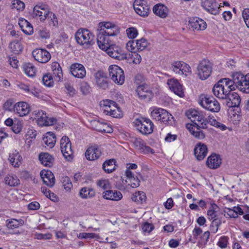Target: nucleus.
I'll return each mask as SVG.
<instances>
[{
  "label": "nucleus",
  "instance_id": "obj_1",
  "mask_svg": "<svg viewBox=\"0 0 249 249\" xmlns=\"http://www.w3.org/2000/svg\"><path fill=\"white\" fill-rule=\"evenodd\" d=\"M100 29H98L97 42L100 49L107 48L108 41L107 36L117 35L119 32V28L115 24L109 22H102L99 23Z\"/></svg>",
  "mask_w": 249,
  "mask_h": 249
},
{
  "label": "nucleus",
  "instance_id": "obj_2",
  "mask_svg": "<svg viewBox=\"0 0 249 249\" xmlns=\"http://www.w3.org/2000/svg\"><path fill=\"white\" fill-rule=\"evenodd\" d=\"M243 74L240 72L233 73L231 75V79L223 78L218 81L224 89V90L227 96L231 93V91L236 89L243 92Z\"/></svg>",
  "mask_w": 249,
  "mask_h": 249
},
{
  "label": "nucleus",
  "instance_id": "obj_3",
  "mask_svg": "<svg viewBox=\"0 0 249 249\" xmlns=\"http://www.w3.org/2000/svg\"><path fill=\"white\" fill-rule=\"evenodd\" d=\"M75 37L78 44L86 48L94 43V35L87 29H79L75 33Z\"/></svg>",
  "mask_w": 249,
  "mask_h": 249
},
{
  "label": "nucleus",
  "instance_id": "obj_4",
  "mask_svg": "<svg viewBox=\"0 0 249 249\" xmlns=\"http://www.w3.org/2000/svg\"><path fill=\"white\" fill-rule=\"evenodd\" d=\"M199 103L202 107L212 112H217L220 109L219 103L213 96L201 95Z\"/></svg>",
  "mask_w": 249,
  "mask_h": 249
},
{
  "label": "nucleus",
  "instance_id": "obj_5",
  "mask_svg": "<svg viewBox=\"0 0 249 249\" xmlns=\"http://www.w3.org/2000/svg\"><path fill=\"white\" fill-rule=\"evenodd\" d=\"M187 116L196 125L200 128L205 129L207 127V122L202 112L196 110H190L186 113Z\"/></svg>",
  "mask_w": 249,
  "mask_h": 249
},
{
  "label": "nucleus",
  "instance_id": "obj_6",
  "mask_svg": "<svg viewBox=\"0 0 249 249\" xmlns=\"http://www.w3.org/2000/svg\"><path fill=\"white\" fill-rule=\"evenodd\" d=\"M109 76L116 84L122 85L124 82V75L123 70L117 65H111L108 69Z\"/></svg>",
  "mask_w": 249,
  "mask_h": 249
},
{
  "label": "nucleus",
  "instance_id": "obj_7",
  "mask_svg": "<svg viewBox=\"0 0 249 249\" xmlns=\"http://www.w3.org/2000/svg\"><path fill=\"white\" fill-rule=\"evenodd\" d=\"M135 124L137 127V129L142 134H151L153 131L154 124L148 119L145 118L137 119L135 121Z\"/></svg>",
  "mask_w": 249,
  "mask_h": 249
},
{
  "label": "nucleus",
  "instance_id": "obj_8",
  "mask_svg": "<svg viewBox=\"0 0 249 249\" xmlns=\"http://www.w3.org/2000/svg\"><path fill=\"white\" fill-rule=\"evenodd\" d=\"M212 65L211 62L206 59L200 61L197 66V74L201 80H205L208 78L212 72Z\"/></svg>",
  "mask_w": 249,
  "mask_h": 249
},
{
  "label": "nucleus",
  "instance_id": "obj_9",
  "mask_svg": "<svg viewBox=\"0 0 249 249\" xmlns=\"http://www.w3.org/2000/svg\"><path fill=\"white\" fill-rule=\"evenodd\" d=\"M35 119L36 120L37 124L39 126H49L55 124L57 122L54 118H49L46 113L42 110H36L34 112Z\"/></svg>",
  "mask_w": 249,
  "mask_h": 249
},
{
  "label": "nucleus",
  "instance_id": "obj_10",
  "mask_svg": "<svg viewBox=\"0 0 249 249\" xmlns=\"http://www.w3.org/2000/svg\"><path fill=\"white\" fill-rule=\"evenodd\" d=\"M60 148L64 157L68 161L73 158V151L71 143L68 137L63 136L60 140Z\"/></svg>",
  "mask_w": 249,
  "mask_h": 249
},
{
  "label": "nucleus",
  "instance_id": "obj_11",
  "mask_svg": "<svg viewBox=\"0 0 249 249\" xmlns=\"http://www.w3.org/2000/svg\"><path fill=\"white\" fill-rule=\"evenodd\" d=\"M171 69L178 75L187 76L191 72L189 65L182 61L174 62L171 64Z\"/></svg>",
  "mask_w": 249,
  "mask_h": 249
},
{
  "label": "nucleus",
  "instance_id": "obj_12",
  "mask_svg": "<svg viewBox=\"0 0 249 249\" xmlns=\"http://www.w3.org/2000/svg\"><path fill=\"white\" fill-rule=\"evenodd\" d=\"M50 12L47 5L41 4L34 7L32 15L34 18L38 17L40 21L43 22L47 18V15Z\"/></svg>",
  "mask_w": 249,
  "mask_h": 249
},
{
  "label": "nucleus",
  "instance_id": "obj_13",
  "mask_svg": "<svg viewBox=\"0 0 249 249\" xmlns=\"http://www.w3.org/2000/svg\"><path fill=\"white\" fill-rule=\"evenodd\" d=\"M201 5L210 13L214 15L218 13L221 7L215 0H201Z\"/></svg>",
  "mask_w": 249,
  "mask_h": 249
},
{
  "label": "nucleus",
  "instance_id": "obj_14",
  "mask_svg": "<svg viewBox=\"0 0 249 249\" xmlns=\"http://www.w3.org/2000/svg\"><path fill=\"white\" fill-rule=\"evenodd\" d=\"M135 12L142 17L147 16L149 12V7L146 2L142 0H135L133 4Z\"/></svg>",
  "mask_w": 249,
  "mask_h": 249
},
{
  "label": "nucleus",
  "instance_id": "obj_15",
  "mask_svg": "<svg viewBox=\"0 0 249 249\" xmlns=\"http://www.w3.org/2000/svg\"><path fill=\"white\" fill-rule=\"evenodd\" d=\"M32 54L36 61L42 63L47 62L51 57L49 52L42 49H37L34 50Z\"/></svg>",
  "mask_w": 249,
  "mask_h": 249
},
{
  "label": "nucleus",
  "instance_id": "obj_16",
  "mask_svg": "<svg viewBox=\"0 0 249 249\" xmlns=\"http://www.w3.org/2000/svg\"><path fill=\"white\" fill-rule=\"evenodd\" d=\"M95 82L101 89H106L108 87L107 74L102 71H98L94 73Z\"/></svg>",
  "mask_w": 249,
  "mask_h": 249
},
{
  "label": "nucleus",
  "instance_id": "obj_17",
  "mask_svg": "<svg viewBox=\"0 0 249 249\" xmlns=\"http://www.w3.org/2000/svg\"><path fill=\"white\" fill-rule=\"evenodd\" d=\"M71 74L75 77L82 79L86 75V71L84 66L79 63L72 64L70 67Z\"/></svg>",
  "mask_w": 249,
  "mask_h": 249
},
{
  "label": "nucleus",
  "instance_id": "obj_18",
  "mask_svg": "<svg viewBox=\"0 0 249 249\" xmlns=\"http://www.w3.org/2000/svg\"><path fill=\"white\" fill-rule=\"evenodd\" d=\"M167 84L169 89L173 91L176 95L180 97H183L184 96L183 91L182 87L178 82L175 79H169L167 81Z\"/></svg>",
  "mask_w": 249,
  "mask_h": 249
},
{
  "label": "nucleus",
  "instance_id": "obj_19",
  "mask_svg": "<svg viewBox=\"0 0 249 249\" xmlns=\"http://www.w3.org/2000/svg\"><path fill=\"white\" fill-rule=\"evenodd\" d=\"M189 25L193 30L196 31L204 30L207 27L206 22L197 17L191 18L189 21Z\"/></svg>",
  "mask_w": 249,
  "mask_h": 249
},
{
  "label": "nucleus",
  "instance_id": "obj_20",
  "mask_svg": "<svg viewBox=\"0 0 249 249\" xmlns=\"http://www.w3.org/2000/svg\"><path fill=\"white\" fill-rule=\"evenodd\" d=\"M208 148L204 143H198L194 148V155L198 160H201L206 156Z\"/></svg>",
  "mask_w": 249,
  "mask_h": 249
},
{
  "label": "nucleus",
  "instance_id": "obj_21",
  "mask_svg": "<svg viewBox=\"0 0 249 249\" xmlns=\"http://www.w3.org/2000/svg\"><path fill=\"white\" fill-rule=\"evenodd\" d=\"M30 111V107L26 102H20L14 106V111L20 116H25Z\"/></svg>",
  "mask_w": 249,
  "mask_h": 249
},
{
  "label": "nucleus",
  "instance_id": "obj_22",
  "mask_svg": "<svg viewBox=\"0 0 249 249\" xmlns=\"http://www.w3.org/2000/svg\"><path fill=\"white\" fill-rule=\"evenodd\" d=\"M40 176L43 183L50 187H52L55 183V178L53 173L49 170L42 171Z\"/></svg>",
  "mask_w": 249,
  "mask_h": 249
},
{
  "label": "nucleus",
  "instance_id": "obj_23",
  "mask_svg": "<svg viewBox=\"0 0 249 249\" xmlns=\"http://www.w3.org/2000/svg\"><path fill=\"white\" fill-rule=\"evenodd\" d=\"M136 92L140 99L142 100L149 101L153 97L152 91L142 85L137 87Z\"/></svg>",
  "mask_w": 249,
  "mask_h": 249
},
{
  "label": "nucleus",
  "instance_id": "obj_24",
  "mask_svg": "<svg viewBox=\"0 0 249 249\" xmlns=\"http://www.w3.org/2000/svg\"><path fill=\"white\" fill-rule=\"evenodd\" d=\"M221 161L219 155L213 154L208 158L206 164L211 169H217L221 164Z\"/></svg>",
  "mask_w": 249,
  "mask_h": 249
},
{
  "label": "nucleus",
  "instance_id": "obj_25",
  "mask_svg": "<svg viewBox=\"0 0 249 249\" xmlns=\"http://www.w3.org/2000/svg\"><path fill=\"white\" fill-rule=\"evenodd\" d=\"M91 124L95 129L99 132L107 133L112 132V128L107 123L94 120L91 122Z\"/></svg>",
  "mask_w": 249,
  "mask_h": 249
},
{
  "label": "nucleus",
  "instance_id": "obj_26",
  "mask_svg": "<svg viewBox=\"0 0 249 249\" xmlns=\"http://www.w3.org/2000/svg\"><path fill=\"white\" fill-rule=\"evenodd\" d=\"M225 99L228 100L227 105L230 107H238L241 102L240 96L236 92L230 93L226 96Z\"/></svg>",
  "mask_w": 249,
  "mask_h": 249
},
{
  "label": "nucleus",
  "instance_id": "obj_27",
  "mask_svg": "<svg viewBox=\"0 0 249 249\" xmlns=\"http://www.w3.org/2000/svg\"><path fill=\"white\" fill-rule=\"evenodd\" d=\"M133 144L135 148L139 150L141 153L147 154L153 152V150L150 147L145 145L143 141L141 139H135Z\"/></svg>",
  "mask_w": 249,
  "mask_h": 249
},
{
  "label": "nucleus",
  "instance_id": "obj_28",
  "mask_svg": "<svg viewBox=\"0 0 249 249\" xmlns=\"http://www.w3.org/2000/svg\"><path fill=\"white\" fill-rule=\"evenodd\" d=\"M8 160L14 167H19L21 164L22 158L18 151L15 150L9 154Z\"/></svg>",
  "mask_w": 249,
  "mask_h": 249
},
{
  "label": "nucleus",
  "instance_id": "obj_29",
  "mask_svg": "<svg viewBox=\"0 0 249 249\" xmlns=\"http://www.w3.org/2000/svg\"><path fill=\"white\" fill-rule=\"evenodd\" d=\"M103 197L106 199L119 201L123 197L122 193L117 191L108 190L104 192Z\"/></svg>",
  "mask_w": 249,
  "mask_h": 249
},
{
  "label": "nucleus",
  "instance_id": "obj_30",
  "mask_svg": "<svg viewBox=\"0 0 249 249\" xmlns=\"http://www.w3.org/2000/svg\"><path fill=\"white\" fill-rule=\"evenodd\" d=\"M100 150L95 147H89L85 152V156L87 160H93L98 159L101 156Z\"/></svg>",
  "mask_w": 249,
  "mask_h": 249
},
{
  "label": "nucleus",
  "instance_id": "obj_31",
  "mask_svg": "<svg viewBox=\"0 0 249 249\" xmlns=\"http://www.w3.org/2000/svg\"><path fill=\"white\" fill-rule=\"evenodd\" d=\"M154 13L161 18H165L167 16L168 9L163 4L159 3L155 5L153 8Z\"/></svg>",
  "mask_w": 249,
  "mask_h": 249
},
{
  "label": "nucleus",
  "instance_id": "obj_32",
  "mask_svg": "<svg viewBox=\"0 0 249 249\" xmlns=\"http://www.w3.org/2000/svg\"><path fill=\"white\" fill-rule=\"evenodd\" d=\"M41 163L46 166L51 167L54 161V158L48 153H41L38 156Z\"/></svg>",
  "mask_w": 249,
  "mask_h": 249
},
{
  "label": "nucleus",
  "instance_id": "obj_33",
  "mask_svg": "<svg viewBox=\"0 0 249 249\" xmlns=\"http://www.w3.org/2000/svg\"><path fill=\"white\" fill-rule=\"evenodd\" d=\"M110 50H111V49H107V53L110 57L119 60H122L126 58V54L123 53L120 48H116L114 52Z\"/></svg>",
  "mask_w": 249,
  "mask_h": 249
},
{
  "label": "nucleus",
  "instance_id": "obj_34",
  "mask_svg": "<svg viewBox=\"0 0 249 249\" xmlns=\"http://www.w3.org/2000/svg\"><path fill=\"white\" fill-rule=\"evenodd\" d=\"M43 142L50 148H53L56 142V137L52 132H48L43 138Z\"/></svg>",
  "mask_w": 249,
  "mask_h": 249
},
{
  "label": "nucleus",
  "instance_id": "obj_35",
  "mask_svg": "<svg viewBox=\"0 0 249 249\" xmlns=\"http://www.w3.org/2000/svg\"><path fill=\"white\" fill-rule=\"evenodd\" d=\"M116 161L114 159L105 161L102 165L103 169L107 173L109 174L114 171L116 168Z\"/></svg>",
  "mask_w": 249,
  "mask_h": 249
},
{
  "label": "nucleus",
  "instance_id": "obj_36",
  "mask_svg": "<svg viewBox=\"0 0 249 249\" xmlns=\"http://www.w3.org/2000/svg\"><path fill=\"white\" fill-rule=\"evenodd\" d=\"M18 24L22 31L26 35H31L33 33V28L31 24L26 19H19Z\"/></svg>",
  "mask_w": 249,
  "mask_h": 249
},
{
  "label": "nucleus",
  "instance_id": "obj_37",
  "mask_svg": "<svg viewBox=\"0 0 249 249\" xmlns=\"http://www.w3.org/2000/svg\"><path fill=\"white\" fill-rule=\"evenodd\" d=\"M224 89L220 85L218 82L214 85L213 88V92L214 95L218 98L224 99L226 98V94L225 93Z\"/></svg>",
  "mask_w": 249,
  "mask_h": 249
},
{
  "label": "nucleus",
  "instance_id": "obj_38",
  "mask_svg": "<svg viewBox=\"0 0 249 249\" xmlns=\"http://www.w3.org/2000/svg\"><path fill=\"white\" fill-rule=\"evenodd\" d=\"M25 73L29 77H34L36 73V68L30 63H25L23 66Z\"/></svg>",
  "mask_w": 249,
  "mask_h": 249
},
{
  "label": "nucleus",
  "instance_id": "obj_39",
  "mask_svg": "<svg viewBox=\"0 0 249 249\" xmlns=\"http://www.w3.org/2000/svg\"><path fill=\"white\" fill-rule=\"evenodd\" d=\"M9 49L15 54H18L21 53L23 47L21 43L17 40L11 42L9 44Z\"/></svg>",
  "mask_w": 249,
  "mask_h": 249
},
{
  "label": "nucleus",
  "instance_id": "obj_40",
  "mask_svg": "<svg viewBox=\"0 0 249 249\" xmlns=\"http://www.w3.org/2000/svg\"><path fill=\"white\" fill-rule=\"evenodd\" d=\"M131 199L134 202L138 203H142L146 201V196L143 192L139 191L132 195Z\"/></svg>",
  "mask_w": 249,
  "mask_h": 249
},
{
  "label": "nucleus",
  "instance_id": "obj_41",
  "mask_svg": "<svg viewBox=\"0 0 249 249\" xmlns=\"http://www.w3.org/2000/svg\"><path fill=\"white\" fill-rule=\"evenodd\" d=\"M94 191L90 188L84 187L82 188L80 191V196L83 198L92 197L94 196Z\"/></svg>",
  "mask_w": 249,
  "mask_h": 249
},
{
  "label": "nucleus",
  "instance_id": "obj_42",
  "mask_svg": "<svg viewBox=\"0 0 249 249\" xmlns=\"http://www.w3.org/2000/svg\"><path fill=\"white\" fill-rule=\"evenodd\" d=\"M159 110L160 111V115L162 116L160 122L165 124H171L172 120L174 119L172 115L164 109L161 108Z\"/></svg>",
  "mask_w": 249,
  "mask_h": 249
},
{
  "label": "nucleus",
  "instance_id": "obj_43",
  "mask_svg": "<svg viewBox=\"0 0 249 249\" xmlns=\"http://www.w3.org/2000/svg\"><path fill=\"white\" fill-rule=\"evenodd\" d=\"M4 180L5 183L11 186H15L19 184V180L15 175L7 176Z\"/></svg>",
  "mask_w": 249,
  "mask_h": 249
},
{
  "label": "nucleus",
  "instance_id": "obj_44",
  "mask_svg": "<svg viewBox=\"0 0 249 249\" xmlns=\"http://www.w3.org/2000/svg\"><path fill=\"white\" fill-rule=\"evenodd\" d=\"M110 100H106L100 102L101 107L103 108L104 113L106 115H110L112 110L110 109Z\"/></svg>",
  "mask_w": 249,
  "mask_h": 249
},
{
  "label": "nucleus",
  "instance_id": "obj_45",
  "mask_svg": "<svg viewBox=\"0 0 249 249\" xmlns=\"http://www.w3.org/2000/svg\"><path fill=\"white\" fill-rule=\"evenodd\" d=\"M136 49L139 51L144 50L148 46V42L144 38H141L135 40Z\"/></svg>",
  "mask_w": 249,
  "mask_h": 249
},
{
  "label": "nucleus",
  "instance_id": "obj_46",
  "mask_svg": "<svg viewBox=\"0 0 249 249\" xmlns=\"http://www.w3.org/2000/svg\"><path fill=\"white\" fill-rule=\"evenodd\" d=\"M16 219H11L6 221V226L8 229H14L18 228L20 224H21V221Z\"/></svg>",
  "mask_w": 249,
  "mask_h": 249
},
{
  "label": "nucleus",
  "instance_id": "obj_47",
  "mask_svg": "<svg viewBox=\"0 0 249 249\" xmlns=\"http://www.w3.org/2000/svg\"><path fill=\"white\" fill-rule=\"evenodd\" d=\"M61 182L64 189L67 191H69L72 187V183L70 178L67 176L63 177L61 178Z\"/></svg>",
  "mask_w": 249,
  "mask_h": 249
},
{
  "label": "nucleus",
  "instance_id": "obj_48",
  "mask_svg": "<svg viewBox=\"0 0 249 249\" xmlns=\"http://www.w3.org/2000/svg\"><path fill=\"white\" fill-rule=\"evenodd\" d=\"M218 208V206L214 203L211 205V209L207 211V215L209 219H217L216 210Z\"/></svg>",
  "mask_w": 249,
  "mask_h": 249
},
{
  "label": "nucleus",
  "instance_id": "obj_49",
  "mask_svg": "<svg viewBox=\"0 0 249 249\" xmlns=\"http://www.w3.org/2000/svg\"><path fill=\"white\" fill-rule=\"evenodd\" d=\"M221 224V220L220 219H214L210 225V230L213 233H216Z\"/></svg>",
  "mask_w": 249,
  "mask_h": 249
},
{
  "label": "nucleus",
  "instance_id": "obj_50",
  "mask_svg": "<svg viewBox=\"0 0 249 249\" xmlns=\"http://www.w3.org/2000/svg\"><path fill=\"white\" fill-rule=\"evenodd\" d=\"M47 19L48 20L49 23L51 26L55 27L58 25V21L56 17L54 14L52 12H50L49 14L47 15Z\"/></svg>",
  "mask_w": 249,
  "mask_h": 249
},
{
  "label": "nucleus",
  "instance_id": "obj_51",
  "mask_svg": "<svg viewBox=\"0 0 249 249\" xmlns=\"http://www.w3.org/2000/svg\"><path fill=\"white\" fill-rule=\"evenodd\" d=\"M243 92L249 93V73L243 74Z\"/></svg>",
  "mask_w": 249,
  "mask_h": 249
},
{
  "label": "nucleus",
  "instance_id": "obj_52",
  "mask_svg": "<svg viewBox=\"0 0 249 249\" xmlns=\"http://www.w3.org/2000/svg\"><path fill=\"white\" fill-rule=\"evenodd\" d=\"M160 109H161V108H155L151 113L152 118L158 121H161L162 117V116L160 115V111L159 110Z\"/></svg>",
  "mask_w": 249,
  "mask_h": 249
},
{
  "label": "nucleus",
  "instance_id": "obj_53",
  "mask_svg": "<svg viewBox=\"0 0 249 249\" xmlns=\"http://www.w3.org/2000/svg\"><path fill=\"white\" fill-rule=\"evenodd\" d=\"M12 6L13 8L17 9L18 11H22L25 6L24 2L19 0H14Z\"/></svg>",
  "mask_w": 249,
  "mask_h": 249
},
{
  "label": "nucleus",
  "instance_id": "obj_54",
  "mask_svg": "<svg viewBox=\"0 0 249 249\" xmlns=\"http://www.w3.org/2000/svg\"><path fill=\"white\" fill-rule=\"evenodd\" d=\"M224 212L225 213V216L227 217L226 215V214L229 216V217H232V218H236L237 217V215L236 214V213L235 212V210L234 209V207L233 209H230L229 208L225 207L224 210Z\"/></svg>",
  "mask_w": 249,
  "mask_h": 249
},
{
  "label": "nucleus",
  "instance_id": "obj_55",
  "mask_svg": "<svg viewBox=\"0 0 249 249\" xmlns=\"http://www.w3.org/2000/svg\"><path fill=\"white\" fill-rule=\"evenodd\" d=\"M42 81L44 85L47 87H51L53 84V80L51 76L44 75L42 79Z\"/></svg>",
  "mask_w": 249,
  "mask_h": 249
},
{
  "label": "nucleus",
  "instance_id": "obj_56",
  "mask_svg": "<svg viewBox=\"0 0 249 249\" xmlns=\"http://www.w3.org/2000/svg\"><path fill=\"white\" fill-rule=\"evenodd\" d=\"M126 32L128 37L130 38H134L138 35L137 30L133 27L128 28Z\"/></svg>",
  "mask_w": 249,
  "mask_h": 249
},
{
  "label": "nucleus",
  "instance_id": "obj_57",
  "mask_svg": "<svg viewBox=\"0 0 249 249\" xmlns=\"http://www.w3.org/2000/svg\"><path fill=\"white\" fill-rule=\"evenodd\" d=\"M98 235L94 233H86V232H81L80 233L78 237L79 238L84 239V238H97Z\"/></svg>",
  "mask_w": 249,
  "mask_h": 249
},
{
  "label": "nucleus",
  "instance_id": "obj_58",
  "mask_svg": "<svg viewBox=\"0 0 249 249\" xmlns=\"http://www.w3.org/2000/svg\"><path fill=\"white\" fill-rule=\"evenodd\" d=\"M200 128L199 127L197 126L194 132H192L191 134L196 138L202 139L205 138V135L202 131H200Z\"/></svg>",
  "mask_w": 249,
  "mask_h": 249
},
{
  "label": "nucleus",
  "instance_id": "obj_59",
  "mask_svg": "<svg viewBox=\"0 0 249 249\" xmlns=\"http://www.w3.org/2000/svg\"><path fill=\"white\" fill-rule=\"evenodd\" d=\"M131 58L133 63L136 64H139L142 60L141 56L136 52L131 53Z\"/></svg>",
  "mask_w": 249,
  "mask_h": 249
},
{
  "label": "nucleus",
  "instance_id": "obj_60",
  "mask_svg": "<svg viewBox=\"0 0 249 249\" xmlns=\"http://www.w3.org/2000/svg\"><path fill=\"white\" fill-rule=\"evenodd\" d=\"M14 102L13 100L9 99L3 105V108L5 110L12 111L14 110Z\"/></svg>",
  "mask_w": 249,
  "mask_h": 249
},
{
  "label": "nucleus",
  "instance_id": "obj_61",
  "mask_svg": "<svg viewBox=\"0 0 249 249\" xmlns=\"http://www.w3.org/2000/svg\"><path fill=\"white\" fill-rule=\"evenodd\" d=\"M126 47L129 51L131 52V53L135 52L136 41L134 40L129 41L126 44Z\"/></svg>",
  "mask_w": 249,
  "mask_h": 249
},
{
  "label": "nucleus",
  "instance_id": "obj_62",
  "mask_svg": "<svg viewBox=\"0 0 249 249\" xmlns=\"http://www.w3.org/2000/svg\"><path fill=\"white\" fill-rule=\"evenodd\" d=\"M109 115L113 118H119L123 116V113L120 108L118 107L115 110H112Z\"/></svg>",
  "mask_w": 249,
  "mask_h": 249
},
{
  "label": "nucleus",
  "instance_id": "obj_63",
  "mask_svg": "<svg viewBox=\"0 0 249 249\" xmlns=\"http://www.w3.org/2000/svg\"><path fill=\"white\" fill-rule=\"evenodd\" d=\"M228 238L226 236H223L220 238L217 243V245L221 248H225L227 246Z\"/></svg>",
  "mask_w": 249,
  "mask_h": 249
},
{
  "label": "nucleus",
  "instance_id": "obj_64",
  "mask_svg": "<svg viewBox=\"0 0 249 249\" xmlns=\"http://www.w3.org/2000/svg\"><path fill=\"white\" fill-rule=\"evenodd\" d=\"M243 18L247 26L249 28V9H245L243 11Z\"/></svg>",
  "mask_w": 249,
  "mask_h": 249
}]
</instances>
